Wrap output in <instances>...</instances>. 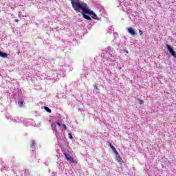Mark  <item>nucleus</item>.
Wrapping results in <instances>:
<instances>
[{"label": "nucleus", "mask_w": 176, "mask_h": 176, "mask_svg": "<svg viewBox=\"0 0 176 176\" xmlns=\"http://www.w3.org/2000/svg\"><path fill=\"white\" fill-rule=\"evenodd\" d=\"M94 89H95L96 90H98V86L95 85V86H94Z\"/></svg>", "instance_id": "nucleus-15"}, {"label": "nucleus", "mask_w": 176, "mask_h": 176, "mask_svg": "<svg viewBox=\"0 0 176 176\" xmlns=\"http://www.w3.org/2000/svg\"><path fill=\"white\" fill-rule=\"evenodd\" d=\"M139 33H140V35H142V30H139Z\"/></svg>", "instance_id": "nucleus-17"}, {"label": "nucleus", "mask_w": 176, "mask_h": 176, "mask_svg": "<svg viewBox=\"0 0 176 176\" xmlns=\"http://www.w3.org/2000/svg\"><path fill=\"white\" fill-rule=\"evenodd\" d=\"M127 31L131 35L135 36L136 34L135 31L132 28H129Z\"/></svg>", "instance_id": "nucleus-5"}, {"label": "nucleus", "mask_w": 176, "mask_h": 176, "mask_svg": "<svg viewBox=\"0 0 176 176\" xmlns=\"http://www.w3.org/2000/svg\"><path fill=\"white\" fill-rule=\"evenodd\" d=\"M0 57H3V58H6V57H8V54L0 52Z\"/></svg>", "instance_id": "nucleus-8"}, {"label": "nucleus", "mask_w": 176, "mask_h": 176, "mask_svg": "<svg viewBox=\"0 0 176 176\" xmlns=\"http://www.w3.org/2000/svg\"><path fill=\"white\" fill-rule=\"evenodd\" d=\"M78 111H81V109H78Z\"/></svg>", "instance_id": "nucleus-19"}, {"label": "nucleus", "mask_w": 176, "mask_h": 176, "mask_svg": "<svg viewBox=\"0 0 176 176\" xmlns=\"http://www.w3.org/2000/svg\"><path fill=\"white\" fill-rule=\"evenodd\" d=\"M56 124H57V126H58L59 127L61 126V124H60V122H56Z\"/></svg>", "instance_id": "nucleus-16"}, {"label": "nucleus", "mask_w": 176, "mask_h": 176, "mask_svg": "<svg viewBox=\"0 0 176 176\" xmlns=\"http://www.w3.org/2000/svg\"><path fill=\"white\" fill-rule=\"evenodd\" d=\"M140 101H141V102H140L141 104H142V103L144 102L142 100H140Z\"/></svg>", "instance_id": "nucleus-18"}, {"label": "nucleus", "mask_w": 176, "mask_h": 176, "mask_svg": "<svg viewBox=\"0 0 176 176\" xmlns=\"http://www.w3.org/2000/svg\"><path fill=\"white\" fill-rule=\"evenodd\" d=\"M63 127L65 129V130H67V125H65V124H63Z\"/></svg>", "instance_id": "nucleus-14"}, {"label": "nucleus", "mask_w": 176, "mask_h": 176, "mask_svg": "<svg viewBox=\"0 0 176 176\" xmlns=\"http://www.w3.org/2000/svg\"><path fill=\"white\" fill-rule=\"evenodd\" d=\"M86 14H87V13H82L84 19H85L86 20H91V18L89 15Z\"/></svg>", "instance_id": "nucleus-7"}, {"label": "nucleus", "mask_w": 176, "mask_h": 176, "mask_svg": "<svg viewBox=\"0 0 176 176\" xmlns=\"http://www.w3.org/2000/svg\"><path fill=\"white\" fill-rule=\"evenodd\" d=\"M44 109L49 113H52V109H49L47 107H44Z\"/></svg>", "instance_id": "nucleus-10"}, {"label": "nucleus", "mask_w": 176, "mask_h": 176, "mask_svg": "<svg viewBox=\"0 0 176 176\" xmlns=\"http://www.w3.org/2000/svg\"><path fill=\"white\" fill-rule=\"evenodd\" d=\"M68 135H69V138H70V140L74 139V138H72V135L71 133H69Z\"/></svg>", "instance_id": "nucleus-13"}, {"label": "nucleus", "mask_w": 176, "mask_h": 176, "mask_svg": "<svg viewBox=\"0 0 176 176\" xmlns=\"http://www.w3.org/2000/svg\"><path fill=\"white\" fill-rule=\"evenodd\" d=\"M24 104V102L23 101H21L19 102V107H23V104Z\"/></svg>", "instance_id": "nucleus-12"}, {"label": "nucleus", "mask_w": 176, "mask_h": 176, "mask_svg": "<svg viewBox=\"0 0 176 176\" xmlns=\"http://www.w3.org/2000/svg\"><path fill=\"white\" fill-rule=\"evenodd\" d=\"M110 146H111L113 152L114 153H116V155H119V153L118 152V151L116 150V148H115V146H113L112 144H110Z\"/></svg>", "instance_id": "nucleus-6"}, {"label": "nucleus", "mask_w": 176, "mask_h": 176, "mask_svg": "<svg viewBox=\"0 0 176 176\" xmlns=\"http://www.w3.org/2000/svg\"><path fill=\"white\" fill-rule=\"evenodd\" d=\"M72 6L77 13H89V6L86 3L80 2L79 0H69Z\"/></svg>", "instance_id": "nucleus-1"}, {"label": "nucleus", "mask_w": 176, "mask_h": 176, "mask_svg": "<svg viewBox=\"0 0 176 176\" xmlns=\"http://www.w3.org/2000/svg\"><path fill=\"white\" fill-rule=\"evenodd\" d=\"M34 145H35V142H34V140H32L31 144H30V147L32 148V147H34Z\"/></svg>", "instance_id": "nucleus-11"}, {"label": "nucleus", "mask_w": 176, "mask_h": 176, "mask_svg": "<svg viewBox=\"0 0 176 176\" xmlns=\"http://www.w3.org/2000/svg\"><path fill=\"white\" fill-rule=\"evenodd\" d=\"M88 12L87 14H89V16H91L92 19H94V20H97V14L94 13V12L91 11V9L88 10Z\"/></svg>", "instance_id": "nucleus-4"}, {"label": "nucleus", "mask_w": 176, "mask_h": 176, "mask_svg": "<svg viewBox=\"0 0 176 176\" xmlns=\"http://www.w3.org/2000/svg\"><path fill=\"white\" fill-rule=\"evenodd\" d=\"M64 155L66 160L71 162V163H76L74 157H72L69 153H65Z\"/></svg>", "instance_id": "nucleus-3"}, {"label": "nucleus", "mask_w": 176, "mask_h": 176, "mask_svg": "<svg viewBox=\"0 0 176 176\" xmlns=\"http://www.w3.org/2000/svg\"><path fill=\"white\" fill-rule=\"evenodd\" d=\"M117 160H118V163H120V164H122V163H123V160L122 159V157H120V156L117 157Z\"/></svg>", "instance_id": "nucleus-9"}, {"label": "nucleus", "mask_w": 176, "mask_h": 176, "mask_svg": "<svg viewBox=\"0 0 176 176\" xmlns=\"http://www.w3.org/2000/svg\"><path fill=\"white\" fill-rule=\"evenodd\" d=\"M166 47H167V50H168V52H170V54L173 56V57L176 58L175 51H174V50H173L172 47L168 44H166Z\"/></svg>", "instance_id": "nucleus-2"}]
</instances>
